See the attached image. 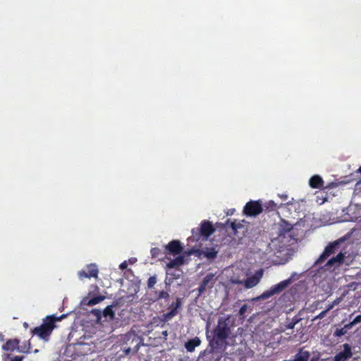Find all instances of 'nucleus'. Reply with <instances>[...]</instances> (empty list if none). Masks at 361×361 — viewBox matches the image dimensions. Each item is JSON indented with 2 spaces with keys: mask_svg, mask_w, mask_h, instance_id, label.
Listing matches in <instances>:
<instances>
[{
  "mask_svg": "<svg viewBox=\"0 0 361 361\" xmlns=\"http://www.w3.org/2000/svg\"><path fill=\"white\" fill-rule=\"evenodd\" d=\"M230 316L221 317L218 319L217 324L213 330V337L209 340V345L218 348L222 345L231 334Z\"/></svg>",
  "mask_w": 361,
  "mask_h": 361,
  "instance_id": "obj_1",
  "label": "nucleus"
},
{
  "mask_svg": "<svg viewBox=\"0 0 361 361\" xmlns=\"http://www.w3.org/2000/svg\"><path fill=\"white\" fill-rule=\"evenodd\" d=\"M66 317V314H65L59 317L55 314L48 315L43 319L42 324L32 329L31 332L33 335L37 336L39 338L47 341L53 330L56 327V323Z\"/></svg>",
  "mask_w": 361,
  "mask_h": 361,
  "instance_id": "obj_2",
  "label": "nucleus"
},
{
  "mask_svg": "<svg viewBox=\"0 0 361 361\" xmlns=\"http://www.w3.org/2000/svg\"><path fill=\"white\" fill-rule=\"evenodd\" d=\"M120 342L125 355H134L142 345V338L135 332L130 331L122 335Z\"/></svg>",
  "mask_w": 361,
  "mask_h": 361,
  "instance_id": "obj_3",
  "label": "nucleus"
},
{
  "mask_svg": "<svg viewBox=\"0 0 361 361\" xmlns=\"http://www.w3.org/2000/svg\"><path fill=\"white\" fill-rule=\"evenodd\" d=\"M215 231L212 222L207 220H204L201 222L200 228H195L192 229V237L196 241L201 239L206 240Z\"/></svg>",
  "mask_w": 361,
  "mask_h": 361,
  "instance_id": "obj_4",
  "label": "nucleus"
},
{
  "mask_svg": "<svg viewBox=\"0 0 361 361\" xmlns=\"http://www.w3.org/2000/svg\"><path fill=\"white\" fill-rule=\"evenodd\" d=\"M293 282V278L290 277L286 280L282 281L279 283L272 286L269 289L262 293L260 298L262 299H268L274 295L279 294L283 291Z\"/></svg>",
  "mask_w": 361,
  "mask_h": 361,
  "instance_id": "obj_5",
  "label": "nucleus"
},
{
  "mask_svg": "<svg viewBox=\"0 0 361 361\" xmlns=\"http://www.w3.org/2000/svg\"><path fill=\"white\" fill-rule=\"evenodd\" d=\"M264 210L260 200H250L243 208V213L247 216H257Z\"/></svg>",
  "mask_w": 361,
  "mask_h": 361,
  "instance_id": "obj_6",
  "label": "nucleus"
},
{
  "mask_svg": "<svg viewBox=\"0 0 361 361\" xmlns=\"http://www.w3.org/2000/svg\"><path fill=\"white\" fill-rule=\"evenodd\" d=\"M99 269L95 264H87L85 269H82L78 271V276L80 280H83L85 278L90 279L94 278L98 279Z\"/></svg>",
  "mask_w": 361,
  "mask_h": 361,
  "instance_id": "obj_7",
  "label": "nucleus"
},
{
  "mask_svg": "<svg viewBox=\"0 0 361 361\" xmlns=\"http://www.w3.org/2000/svg\"><path fill=\"white\" fill-rule=\"evenodd\" d=\"M217 277L213 273L207 274L200 284L197 290L199 295H202L205 292L207 289H211L214 287Z\"/></svg>",
  "mask_w": 361,
  "mask_h": 361,
  "instance_id": "obj_8",
  "label": "nucleus"
},
{
  "mask_svg": "<svg viewBox=\"0 0 361 361\" xmlns=\"http://www.w3.org/2000/svg\"><path fill=\"white\" fill-rule=\"evenodd\" d=\"M164 247V253L172 255H180L183 251V246L178 240H173L170 241Z\"/></svg>",
  "mask_w": 361,
  "mask_h": 361,
  "instance_id": "obj_9",
  "label": "nucleus"
},
{
  "mask_svg": "<svg viewBox=\"0 0 361 361\" xmlns=\"http://www.w3.org/2000/svg\"><path fill=\"white\" fill-rule=\"evenodd\" d=\"M343 242V239H338L332 243H330L324 249L323 253L320 255L319 258V262H323L327 257H329L331 255L336 252V251L339 248L340 244Z\"/></svg>",
  "mask_w": 361,
  "mask_h": 361,
  "instance_id": "obj_10",
  "label": "nucleus"
},
{
  "mask_svg": "<svg viewBox=\"0 0 361 361\" xmlns=\"http://www.w3.org/2000/svg\"><path fill=\"white\" fill-rule=\"evenodd\" d=\"M195 250L193 249L190 250L188 251H185L183 255H178L175 259L170 260V262L166 264V267L168 269H173L182 266L185 262V257L189 256L193 254Z\"/></svg>",
  "mask_w": 361,
  "mask_h": 361,
  "instance_id": "obj_11",
  "label": "nucleus"
},
{
  "mask_svg": "<svg viewBox=\"0 0 361 361\" xmlns=\"http://www.w3.org/2000/svg\"><path fill=\"white\" fill-rule=\"evenodd\" d=\"M343 350L338 353L334 358V361H347L353 356L351 346L348 343L343 345Z\"/></svg>",
  "mask_w": 361,
  "mask_h": 361,
  "instance_id": "obj_12",
  "label": "nucleus"
},
{
  "mask_svg": "<svg viewBox=\"0 0 361 361\" xmlns=\"http://www.w3.org/2000/svg\"><path fill=\"white\" fill-rule=\"evenodd\" d=\"M263 276V271L262 269L259 270L255 273V274L248 277L245 281H244V286L246 288H252L254 286H257L261 278Z\"/></svg>",
  "mask_w": 361,
  "mask_h": 361,
  "instance_id": "obj_13",
  "label": "nucleus"
},
{
  "mask_svg": "<svg viewBox=\"0 0 361 361\" xmlns=\"http://www.w3.org/2000/svg\"><path fill=\"white\" fill-rule=\"evenodd\" d=\"M247 222L245 220H242L241 221L237 222V221H234L230 223V228L232 231V234L234 235H237L238 233L241 231L244 235V233L247 232V228L245 226V224Z\"/></svg>",
  "mask_w": 361,
  "mask_h": 361,
  "instance_id": "obj_14",
  "label": "nucleus"
},
{
  "mask_svg": "<svg viewBox=\"0 0 361 361\" xmlns=\"http://www.w3.org/2000/svg\"><path fill=\"white\" fill-rule=\"evenodd\" d=\"M345 254L342 252H339L336 257H333L331 258L326 263V266L327 267H340L343 264L344 259L345 257Z\"/></svg>",
  "mask_w": 361,
  "mask_h": 361,
  "instance_id": "obj_15",
  "label": "nucleus"
},
{
  "mask_svg": "<svg viewBox=\"0 0 361 361\" xmlns=\"http://www.w3.org/2000/svg\"><path fill=\"white\" fill-rule=\"evenodd\" d=\"M293 229V225L284 219H281L278 225V233L279 236H284Z\"/></svg>",
  "mask_w": 361,
  "mask_h": 361,
  "instance_id": "obj_16",
  "label": "nucleus"
},
{
  "mask_svg": "<svg viewBox=\"0 0 361 361\" xmlns=\"http://www.w3.org/2000/svg\"><path fill=\"white\" fill-rule=\"evenodd\" d=\"M181 306V299L179 298H176V305L175 308L171 309L169 312L165 313L163 314V321H169L171 318H173L174 316H176L178 314V310Z\"/></svg>",
  "mask_w": 361,
  "mask_h": 361,
  "instance_id": "obj_17",
  "label": "nucleus"
},
{
  "mask_svg": "<svg viewBox=\"0 0 361 361\" xmlns=\"http://www.w3.org/2000/svg\"><path fill=\"white\" fill-rule=\"evenodd\" d=\"M20 344V340L18 338L8 339L6 343L2 346V349L6 351L13 352L18 350V345Z\"/></svg>",
  "mask_w": 361,
  "mask_h": 361,
  "instance_id": "obj_18",
  "label": "nucleus"
},
{
  "mask_svg": "<svg viewBox=\"0 0 361 361\" xmlns=\"http://www.w3.org/2000/svg\"><path fill=\"white\" fill-rule=\"evenodd\" d=\"M201 344V340L198 337H195L192 339L188 340L185 343V348L188 352H193L196 347H198Z\"/></svg>",
  "mask_w": 361,
  "mask_h": 361,
  "instance_id": "obj_19",
  "label": "nucleus"
},
{
  "mask_svg": "<svg viewBox=\"0 0 361 361\" xmlns=\"http://www.w3.org/2000/svg\"><path fill=\"white\" fill-rule=\"evenodd\" d=\"M309 184L312 188L320 189L323 188L324 180L319 175H314L310 178Z\"/></svg>",
  "mask_w": 361,
  "mask_h": 361,
  "instance_id": "obj_20",
  "label": "nucleus"
},
{
  "mask_svg": "<svg viewBox=\"0 0 361 361\" xmlns=\"http://www.w3.org/2000/svg\"><path fill=\"white\" fill-rule=\"evenodd\" d=\"M104 299L105 297L103 295L96 296L90 299H89L88 298H84L82 300V303L85 305L93 306L101 302Z\"/></svg>",
  "mask_w": 361,
  "mask_h": 361,
  "instance_id": "obj_21",
  "label": "nucleus"
},
{
  "mask_svg": "<svg viewBox=\"0 0 361 361\" xmlns=\"http://www.w3.org/2000/svg\"><path fill=\"white\" fill-rule=\"evenodd\" d=\"M310 354L308 351H302L300 350L294 356L293 359L288 360V361H308Z\"/></svg>",
  "mask_w": 361,
  "mask_h": 361,
  "instance_id": "obj_22",
  "label": "nucleus"
},
{
  "mask_svg": "<svg viewBox=\"0 0 361 361\" xmlns=\"http://www.w3.org/2000/svg\"><path fill=\"white\" fill-rule=\"evenodd\" d=\"M203 253L204 257L209 259H213L216 258L217 255V251H216L214 248H207Z\"/></svg>",
  "mask_w": 361,
  "mask_h": 361,
  "instance_id": "obj_23",
  "label": "nucleus"
},
{
  "mask_svg": "<svg viewBox=\"0 0 361 361\" xmlns=\"http://www.w3.org/2000/svg\"><path fill=\"white\" fill-rule=\"evenodd\" d=\"M31 348V344L30 342L28 341L26 343H24L23 345H19L18 347V351L19 353H26L28 354L30 352Z\"/></svg>",
  "mask_w": 361,
  "mask_h": 361,
  "instance_id": "obj_24",
  "label": "nucleus"
},
{
  "mask_svg": "<svg viewBox=\"0 0 361 361\" xmlns=\"http://www.w3.org/2000/svg\"><path fill=\"white\" fill-rule=\"evenodd\" d=\"M267 212L276 211L278 208L277 204L272 200L266 202L263 207Z\"/></svg>",
  "mask_w": 361,
  "mask_h": 361,
  "instance_id": "obj_25",
  "label": "nucleus"
},
{
  "mask_svg": "<svg viewBox=\"0 0 361 361\" xmlns=\"http://www.w3.org/2000/svg\"><path fill=\"white\" fill-rule=\"evenodd\" d=\"M103 315L105 317H109L111 319H113L115 315V313L113 310V306L112 305L107 306L103 311Z\"/></svg>",
  "mask_w": 361,
  "mask_h": 361,
  "instance_id": "obj_26",
  "label": "nucleus"
},
{
  "mask_svg": "<svg viewBox=\"0 0 361 361\" xmlns=\"http://www.w3.org/2000/svg\"><path fill=\"white\" fill-rule=\"evenodd\" d=\"M351 329V327H346V324L344 325L343 328L336 329L334 333V335L336 337H341L347 334L348 329Z\"/></svg>",
  "mask_w": 361,
  "mask_h": 361,
  "instance_id": "obj_27",
  "label": "nucleus"
},
{
  "mask_svg": "<svg viewBox=\"0 0 361 361\" xmlns=\"http://www.w3.org/2000/svg\"><path fill=\"white\" fill-rule=\"evenodd\" d=\"M24 357V356H14L12 357L10 354L3 355L4 361H23Z\"/></svg>",
  "mask_w": 361,
  "mask_h": 361,
  "instance_id": "obj_28",
  "label": "nucleus"
},
{
  "mask_svg": "<svg viewBox=\"0 0 361 361\" xmlns=\"http://www.w3.org/2000/svg\"><path fill=\"white\" fill-rule=\"evenodd\" d=\"M150 253L153 258H159L164 252H162V251L158 247H153L151 249Z\"/></svg>",
  "mask_w": 361,
  "mask_h": 361,
  "instance_id": "obj_29",
  "label": "nucleus"
},
{
  "mask_svg": "<svg viewBox=\"0 0 361 361\" xmlns=\"http://www.w3.org/2000/svg\"><path fill=\"white\" fill-rule=\"evenodd\" d=\"M361 322V315H357L355 319L350 323L346 324V327H353V326Z\"/></svg>",
  "mask_w": 361,
  "mask_h": 361,
  "instance_id": "obj_30",
  "label": "nucleus"
},
{
  "mask_svg": "<svg viewBox=\"0 0 361 361\" xmlns=\"http://www.w3.org/2000/svg\"><path fill=\"white\" fill-rule=\"evenodd\" d=\"M156 283H157V276H150L147 281L148 288H153Z\"/></svg>",
  "mask_w": 361,
  "mask_h": 361,
  "instance_id": "obj_31",
  "label": "nucleus"
},
{
  "mask_svg": "<svg viewBox=\"0 0 361 361\" xmlns=\"http://www.w3.org/2000/svg\"><path fill=\"white\" fill-rule=\"evenodd\" d=\"M169 298V294L166 292V291H164V290H161L159 292V295H158V298L159 299H168Z\"/></svg>",
  "mask_w": 361,
  "mask_h": 361,
  "instance_id": "obj_32",
  "label": "nucleus"
},
{
  "mask_svg": "<svg viewBox=\"0 0 361 361\" xmlns=\"http://www.w3.org/2000/svg\"><path fill=\"white\" fill-rule=\"evenodd\" d=\"M328 312L324 310V311L321 312L318 315L315 316L312 321H316L317 319H321L324 318Z\"/></svg>",
  "mask_w": 361,
  "mask_h": 361,
  "instance_id": "obj_33",
  "label": "nucleus"
},
{
  "mask_svg": "<svg viewBox=\"0 0 361 361\" xmlns=\"http://www.w3.org/2000/svg\"><path fill=\"white\" fill-rule=\"evenodd\" d=\"M298 321L299 320L296 318L293 319L292 322L287 324V328L289 329H293L295 325L298 322Z\"/></svg>",
  "mask_w": 361,
  "mask_h": 361,
  "instance_id": "obj_34",
  "label": "nucleus"
},
{
  "mask_svg": "<svg viewBox=\"0 0 361 361\" xmlns=\"http://www.w3.org/2000/svg\"><path fill=\"white\" fill-rule=\"evenodd\" d=\"M247 305H243L240 308V310H239V314L240 316H243L245 312H247Z\"/></svg>",
  "mask_w": 361,
  "mask_h": 361,
  "instance_id": "obj_35",
  "label": "nucleus"
},
{
  "mask_svg": "<svg viewBox=\"0 0 361 361\" xmlns=\"http://www.w3.org/2000/svg\"><path fill=\"white\" fill-rule=\"evenodd\" d=\"M92 313L97 316L98 318H100L101 317V311L97 309H94L92 311Z\"/></svg>",
  "mask_w": 361,
  "mask_h": 361,
  "instance_id": "obj_36",
  "label": "nucleus"
},
{
  "mask_svg": "<svg viewBox=\"0 0 361 361\" xmlns=\"http://www.w3.org/2000/svg\"><path fill=\"white\" fill-rule=\"evenodd\" d=\"M128 267V264L127 262L125 261L123 262H122L120 265H119V268L122 270L126 269Z\"/></svg>",
  "mask_w": 361,
  "mask_h": 361,
  "instance_id": "obj_37",
  "label": "nucleus"
},
{
  "mask_svg": "<svg viewBox=\"0 0 361 361\" xmlns=\"http://www.w3.org/2000/svg\"><path fill=\"white\" fill-rule=\"evenodd\" d=\"M342 300V298H336V300H334L332 303L334 304V306L338 305L341 301Z\"/></svg>",
  "mask_w": 361,
  "mask_h": 361,
  "instance_id": "obj_38",
  "label": "nucleus"
},
{
  "mask_svg": "<svg viewBox=\"0 0 361 361\" xmlns=\"http://www.w3.org/2000/svg\"><path fill=\"white\" fill-rule=\"evenodd\" d=\"M334 304H333L332 302L329 305H328L327 307L326 308V311L328 312H329L331 310H332L334 307Z\"/></svg>",
  "mask_w": 361,
  "mask_h": 361,
  "instance_id": "obj_39",
  "label": "nucleus"
},
{
  "mask_svg": "<svg viewBox=\"0 0 361 361\" xmlns=\"http://www.w3.org/2000/svg\"><path fill=\"white\" fill-rule=\"evenodd\" d=\"M279 197L283 200H286L288 199V195L286 194H279Z\"/></svg>",
  "mask_w": 361,
  "mask_h": 361,
  "instance_id": "obj_40",
  "label": "nucleus"
},
{
  "mask_svg": "<svg viewBox=\"0 0 361 361\" xmlns=\"http://www.w3.org/2000/svg\"><path fill=\"white\" fill-rule=\"evenodd\" d=\"M175 305H176V303H172V304L169 306V310H171V309L175 308Z\"/></svg>",
  "mask_w": 361,
  "mask_h": 361,
  "instance_id": "obj_41",
  "label": "nucleus"
},
{
  "mask_svg": "<svg viewBox=\"0 0 361 361\" xmlns=\"http://www.w3.org/2000/svg\"><path fill=\"white\" fill-rule=\"evenodd\" d=\"M357 173H361V166L359 167V169L357 170Z\"/></svg>",
  "mask_w": 361,
  "mask_h": 361,
  "instance_id": "obj_42",
  "label": "nucleus"
},
{
  "mask_svg": "<svg viewBox=\"0 0 361 361\" xmlns=\"http://www.w3.org/2000/svg\"><path fill=\"white\" fill-rule=\"evenodd\" d=\"M38 352H39V350H37V349H35V350H34V353H37Z\"/></svg>",
  "mask_w": 361,
  "mask_h": 361,
  "instance_id": "obj_43",
  "label": "nucleus"
},
{
  "mask_svg": "<svg viewBox=\"0 0 361 361\" xmlns=\"http://www.w3.org/2000/svg\"><path fill=\"white\" fill-rule=\"evenodd\" d=\"M228 223H229V220H228V221H226V225H228Z\"/></svg>",
  "mask_w": 361,
  "mask_h": 361,
  "instance_id": "obj_44",
  "label": "nucleus"
},
{
  "mask_svg": "<svg viewBox=\"0 0 361 361\" xmlns=\"http://www.w3.org/2000/svg\"><path fill=\"white\" fill-rule=\"evenodd\" d=\"M164 334L166 335V334H167V332H166V331H164Z\"/></svg>",
  "mask_w": 361,
  "mask_h": 361,
  "instance_id": "obj_45",
  "label": "nucleus"
},
{
  "mask_svg": "<svg viewBox=\"0 0 361 361\" xmlns=\"http://www.w3.org/2000/svg\"><path fill=\"white\" fill-rule=\"evenodd\" d=\"M358 183H361V180L358 182Z\"/></svg>",
  "mask_w": 361,
  "mask_h": 361,
  "instance_id": "obj_46",
  "label": "nucleus"
}]
</instances>
